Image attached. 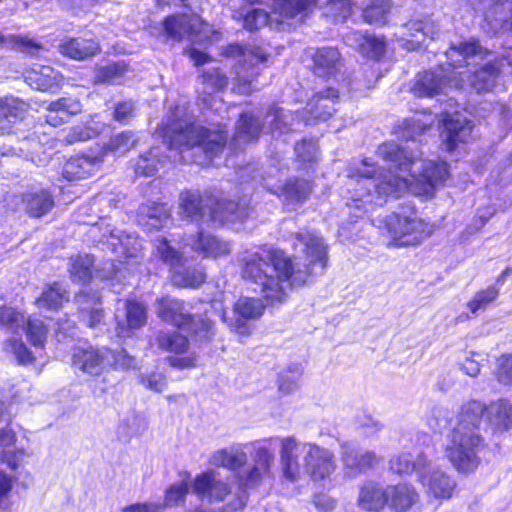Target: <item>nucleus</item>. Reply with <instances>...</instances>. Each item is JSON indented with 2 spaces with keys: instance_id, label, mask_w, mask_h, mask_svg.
I'll use <instances>...</instances> for the list:
<instances>
[{
  "instance_id": "nucleus-39",
  "label": "nucleus",
  "mask_w": 512,
  "mask_h": 512,
  "mask_svg": "<svg viewBox=\"0 0 512 512\" xmlns=\"http://www.w3.org/2000/svg\"><path fill=\"white\" fill-rule=\"evenodd\" d=\"M405 28L409 31L408 36L410 38L403 37L402 40L406 42V48L411 50L421 46L427 37L434 38L438 32L435 23L431 19L410 21L405 25Z\"/></svg>"
},
{
  "instance_id": "nucleus-16",
  "label": "nucleus",
  "mask_w": 512,
  "mask_h": 512,
  "mask_svg": "<svg viewBox=\"0 0 512 512\" xmlns=\"http://www.w3.org/2000/svg\"><path fill=\"white\" fill-rule=\"evenodd\" d=\"M116 332L119 337L129 338L143 327L147 321V309L143 303L136 299H127L124 310H117L115 314Z\"/></svg>"
},
{
  "instance_id": "nucleus-35",
  "label": "nucleus",
  "mask_w": 512,
  "mask_h": 512,
  "mask_svg": "<svg viewBox=\"0 0 512 512\" xmlns=\"http://www.w3.org/2000/svg\"><path fill=\"white\" fill-rule=\"evenodd\" d=\"M386 488L374 482H366L360 488L358 506L367 511L378 512L387 504Z\"/></svg>"
},
{
  "instance_id": "nucleus-53",
  "label": "nucleus",
  "mask_w": 512,
  "mask_h": 512,
  "mask_svg": "<svg viewBox=\"0 0 512 512\" xmlns=\"http://www.w3.org/2000/svg\"><path fill=\"white\" fill-rule=\"evenodd\" d=\"M189 491L187 480H181L169 486L165 492L163 507H174L183 504Z\"/></svg>"
},
{
  "instance_id": "nucleus-3",
  "label": "nucleus",
  "mask_w": 512,
  "mask_h": 512,
  "mask_svg": "<svg viewBox=\"0 0 512 512\" xmlns=\"http://www.w3.org/2000/svg\"><path fill=\"white\" fill-rule=\"evenodd\" d=\"M280 465L283 477L289 481L298 480L302 472L313 481L326 480L337 467L332 451L295 437L280 440Z\"/></svg>"
},
{
  "instance_id": "nucleus-1",
  "label": "nucleus",
  "mask_w": 512,
  "mask_h": 512,
  "mask_svg": "<svg viewBox=\"0 0 512 512\" xmlns=\"http://www.w3.org/2000/svg\"><path fill=\"white\" fill-rule=\"evenodd\" d=\"M377 154L389 163L391 168L398 169L399 173H383L369 159L350 165L347 176L360 186L352 198L356 208L364 204L382 206L388 196H398L406 190L429 193L448 176L446 162L422 160L393 142L380 145Z\"/></svg>"
},
{
  "instance_id": "nucleus-27",
  "label": "nucleus",
  "mask_w": 512,
  "mask_h": 512,
  "mask_svg": "<svg viewBox=\"0 0 512 512\" xmlns=\"http://www.w3.org/2000/svg\"><path fill=\"white\" fill-rule=\"evenodd\" d=\"M245 449V444H233L231 446L218 449L210 455L209 463L212 466L236 471L247 463L248 456Z\"/></svg>"
},
{
  "instance_id": "nucleus-19",
  "label": "nucleus",
  "mask_w": 512,
  "mask_h": 512,
  "mask_svg": "<svg viewBox=\"0 0 512 512\" xmlns=\"http://www.w3.org/2000/svg\"><path fill=\"white\" fill-rule=\"evenodd\" d=\"M341 460L346 475L352 478L365 473L379 462L373 451L359 449L353 443L341 445Z\"/></svg>"
},
{
  "instance_id": "nucleus-7",
  "label": "nucleus",
  "mask_w": 512,
  "mask_h": 512,
  "mask_svg": "<svg viewBox=\"0 0 512 512\" xmlns=\"http://www.w3.org/2000/svg\"><path fill=\"white\" fill-rule=\"evenodd\" d=\"M480 432L454 428L445 455L452 466L460 473H472L480 464L479 453L484 448Z\"/></svg>"
},
{
  "instance_id": "nucleus-64",
  "label": "nucleus",
  "mask_w": 512,
  "mask_h": 512,
  "mask_svg": "<svg viewBox=\"0 0 512 512\" xmlns=\"http://www.w3.org/2000/svg\"><path fill=\"white\" fill-rule=\"evenodd\" d=\"M496 376L500 383L505 385L512 384V354L499 358Z\"/></svg>"
},
{
  "instance_id": "nucleus-18",
  "label": "nucleus",
  "mask_w": 512,
  "mask_h": 512,
  "mask_svg": "<svg viewBox=\"0 0 512 512\" xmlns=\"http://www.w3.org/2000/svg\"><path fill=\"white\" fill-rule=\"evenodd\" d=\"M112 364V351L108 348H77L73 354V365L90 375H100Z\"/></svg>"
},
{
  "instance_id": "nucleus-46",
  "label": "nucleus",
  "mask_w": 512,
  "mask_h": 512,
  "mask_svg": "<svg viewBox=\"0 0 512 512\" xmlns=\"http://www.w3.org/2000/svg\"><path fill=\"white\" fill-rule=\"evenodd\" d=\"M67 291L59 283H53L43 290L41 296L36 300L39 308L57 309L67 300Z\"/></svg>"
},
{
  "instance_id": "nucleus-45",
  "label": "nucleus",
  "mask_w": 512,
  "mask_h": 512,
  "mask_svg": "<svg viewBox=\"0 0 512 512\" xmlns=\"http://www.w3.org/2000/svg\"><path fill=\"white\" fill-rule=\"evenodd\" d=\"M261 129L258 119L248 113H243L236 126L233 141L235 144L247 143L257 138Z\"/></svg>"
},
{
  "instance_id": "nucleus-13",
  "label": "nucleus",
  "mask_w": 512,
  "mask_h": 512,
  "mask_svg": "<svg viewBox=\"0 0 512 512\" xmlns=\"http://www.w3.org/2000/svg\"><path fill=\"white\" fill-rule=\"evenodd\" d=\"M225 294L220 293V297L211 299V307L218 313L222 320L227 323L231 330L236 333L247 336L251 332L249 321L256 320L263 314L265 304L261 299L254 297H240L234 304L235 318L228 320L224 310Z\"/></svg>"
},
{
  "instance_id": "nucleus-14",
  "label": "nucleus",
  "mask_w": 512,
  "mask_h": 512,
  "mask_svg": "<svg viewBox=\"0 0 512 512\" xmlns=\"http://www.w3.org/2000/svg\"><path fill=\"white\" fill-rule=\"evenodd\" d=\"M164 31L169 38L181 40L184 37L189 38L192 42L204 44L212 40L215 36L214 32L207 23L196 15H173L165 19Z\"/></svg>"
},
{
  "instance_id": "nucleus-41",
  "label": "nucleus",
  "mask_w": 512,
  "mask_h": 512,
  "mask_svg": "<svg viewBox=\"0 0 512 512\" xmlns=\"http://www.w3.org/2000/svg\"><path fill=\"white\" fill-rule=\"evenodd\" d=\"M107 243L114 252L124 255L126 258L136 257L141 247L136 237L120 230L111 231Z\"/></svg>"
},
{
  "instance_id": "nucleus-60",
  "label": "nucleus",
  "mask_w": 512,
  "mask_h": 512,
  "mask_svg": "<svg viewBox=\"0 0 512 512\" xmlns=\"http://www.w3.org/2000/svg\"><path fill=\"white\" fill-rule=\"evenodd\" d=\"M13 478L0 470V511L8 512L12 506Z\"/></svg>"
},
{
  "instance_id": "nucleus-57",
  "label": "nucleus",
  "mask_w": 512,
  "mask_h": 512,
  "mask_svg": "<svg viewBox=\"0 0 512 512\" xmlns=\"http://www.w3.org/2000/svg\"><path fill=\"white\" fill-rule=\"evenodd\" d=\"M136 143L137 139L133 132H122L110 138L107 149L113 153L125 154L132 149Z\"/></svg>"
},
{
  "instance_id": "nucleus-9",
  "label": "nucleus",
  "mask_w": 512,
  "mask_h": 512,
  "mask_svg": "<svg viewBox=\"0 0 512 512\" xmlns=\"http://www.w3.org/2000/svg\"><path fill=\"white\" fill-rule=\"evenodd\" d=\"M274 460L275 456L267 446L258 445L255 447L253 465L237 474L239 487L242 491L237 495V500L231 504L233 510L245 505L247 499L245 490L257 488L265 480L273 477Z\"/></svg>"
},
{
  "instance_id": "nucleus-11",
  "label": "nucleus",
  "mask_w": 512,
  "mask_h": 512,
  "mask_svg": "<svg viewBox=\"0 0 512 512\" xmlns=\"http://www.w3.org/2000/svg\"><path fill=\"white\" fill-rule=\"evenodd\" d=\"M156 254L170 266L172 282L180 287L196 288L204 283L206 275L201 268H191L187 260L169 245L165 238H157L154 242Z\"/></svg>"
},
{
  "instance_id": "nucleus-31",
  "label": "nucleus",
  "mask_w": 512,
  "mask_h": 512,
  "mask_svg": "<svg viewBox=\"0 0 512 512\" xmlns=\"http://www.w3.org/2000/svg\"><path fill=\"white\" fill-rule=\"evenodd\" d=\"M170 210L165 204L149 203L139 207L138 222L147 231L161 229L167 226Z\"/></svg>"
},
{
  "instance_id": "nucleus-8",
  "label": "nucleus",
  "mask_w": 512,
  "mask_h": 512,
  "mask_svg": "<svg viewBox=\"0 0 512 512\" xmlns=\"http://www.w3.org/2000/svg\"><path fill=\"white\" fill-rule=\"evenodd\" d=\"M228 54L237 58L233 90L239 94L250 93L254 89L253 82L260 72V65L267 60V54L253 45H231Z\"/></svg>"
},
{
  "instance_id": "nucleus-37",
  "label": "nucleus",
  "mask_w": 512,
  "mask_h": 512,
  "mask_svg": "<svg viewBox=\"0 0 512 512\" xmlns=\"http://www.w3.org/2000/svg\"><path fill=\"white\" fill-rule=\"evenodd\" d=\"M313 59L314 72L319 77L332 76L337 73L342 66L339 51L332 47L318 49L315 52Z\"/></svg>"
},
{
  "instance_id": "nucleus-2",
  "label": "nucleus",
  "mask_w": 512,
  "mask_h": 512,
  "mask_svg": "<svg viewBox=\"0 0 512 512\" xmlns=\"http://www.w3.org/2000/svg\"><path fill=\"white\" fill-rule=\"evenodd\" d=\"M296 239L302 246L303 269L283 251L272 248L240 257L242 276L257 286L253 289H259L267 303L285 301L288 288L304 285L310 276L322 274L327 266V246L320 235L304 231Z\"/></svg>"
},
{
  "instance_id": "nucleus-23",
  "label": "nucleus",
  "mask_w": 512,
  "mask_h": 512,
  "mask_svg": "<svg viewBox=\"0 0 512 512\" xmlns=\"http://www.w3.org/2000/svg\"><path fill=\"white\" fill-rule=\"evenodd\" d=\"M337 98L338 92L333 88L316 93L303 111L305 124H311L313 120L325 121L331 117L335 111L334 104Z\"/></svg>"
},
{
  "instance_id": "nucleus-28",
  "label": "nucleus",
  "mask_w": 512,
  "mask_h": 512,
  "mask_svg": "<svg viewBox=\"0 0 512 512\" xmlns=\"http://www.w3.org/2000/svg\"><path fill=\"white\" fill-rule=\"evenodd\" d=\"M26 82L40 91L56 92L62 81V75L50 66L34 65L25 72Z\"/></svg>"
},
{
  "instance_id": "nucleus-4",
  "label": "nucleus",
  "mask_w": 512,
  "mask_h": 512,
  "mask_svg": "<svg viewBox=\"0 0 512 512\" xmlns=\"http://www.w3.org/2000/svg\"><path fill=\"white\" fill-rule=\"evenodd\" d=\"M162 131L170 149L183 151L200 147L207 158L205 161H197L200 165L208 164L213 156L221 152L228 138L222 129H208L191 122L184 109L179 108L167 118Z\"/></svg>"
},
{
  "instance_id": "nucleus-44",
  "label": "nucleus",
  "mask_w": 512,
  "mask_h": 512,
  "mask_svg": "<svg viewBox=\"0 0 512 512\" xmlns=\"http://www.w3.org/2000/svg\"><path fill=\"white\" fill-rule=\"evenodd\" d=\"M99 298L96 295L89 296L85 293H80L77 296V302L80 305L81 316L84 322L89 327H95L100 323L103 313L100 308Z\"/></svg>"
},
{
  "instance_id": "nucleus-58",
  "label": "nucleus",
  "mask_w": 512,
  "mask_h": 512,
  "mask_svg": "<svg viewBox=\"0 0 512 512\" xmlns=\"http://www.w3.org/2000/svg\"><path fill=\"white\" fill-rule=\"evenodd\" d=\"M202 80L204 85L203 92L209 95L219 91L227 84V78L217 68L206 70L202 75Z\"/></svg>"
},
{
  "instance_id": "nucleus-24",
  "label": "nucleus",
  "mask_w": 512,
  "mask_h": 512,
  "mask_svg": "<svg viewBox=\"0 0 512 512\" xmlns=\"http://www.w3.org/2000/svg\"><path fill=\"white\" fill-rule=\"evenodd\" d=\"M428 454V451L418 448L412 451H403L390 460V470L398 475H408L415 472L419 480L420 473H423L429 465Z\"/></svg>"
},
{
  "instance_id": "nucleus-5",
  "label": "nucleus",
  "mask_w": 512,
  "mask_h": 512,
  "mask_svg": "<svg viewBox=\"0 0 512 512\" xmlns=\"http://www.w3.org/2000/svg\"><path fill=\"white\" fill-rule=\"evenodd\" d=\"M182 213L189 218H199L213 223L235 222L247 216L246 209L233 201L217 200L210 196L201 197L197 192L185 191L180 194Z\"/></svg>"
},
{
  "instance_id": "nucleus-50",
  "label": "nucleus",
  "mask_w": 512,
  "mask_h": 512,
  "mask_svg": "<svg viewBox=\"0 0 512 512\" xmlns=\"http://www.w3.org/2000/svg\"><path fill=\"white\" fill-rule=\"evenodd\" d=\"M94 259L88 255L71 258L70 275L73 281L85 282L91 277Z\"/></svg>"
},
{
  "instance_id": "nucleus-17",
  "label": "nucleus",
  "mask_w": 512,
  "mask_h": 512,
  "mask_svg": "<svg viewBox=\"0 0 512 512\" xmlns=\"http://www.w3.org/2000/svg\"><path fill=\"white\" fill-rule=\"evenodd\" d=\"M192 489L200 499L209 503L223 501L230 493L228 483L214 470L198 474L193 480Z\"/></svg>"
},
{
  "instance_id": "nucleus-56",
  "label": "nucleus",
  "mask_w": 512,
  "mask_h": 512,
  "mask_svg": "<svg viewBox=\"0 0 512 512\" xmlns=\"http://www.w3.org/2000/svg\"><path fill=\"white\" fill-rule=\"evenodd\" d=\"M24 323V314L16 311L12 307H0V328H5L15 333Z\"/></svg>"
},
{
  "instance_id": "nucleus-34",
  "label": "nucleus",
  "mask_w": 512,
  "mask_h": 512,
  "mask_svg": "<svg viewBox=\"0 0 512 512\" xmlns=\"http://www.w3.org/2000/svg\"><path fill=\"white\" fill-rule=\"evenodd\" d=\"M483 50L476 40L460 42L452 45L446 52L448 65L454 69L462 67L463 64L470 65L476 58H482Z\"/></svg>"
},
{
  "instance_id": "nucleus-43",
  "label": "nucleus",
  "mask_w": 512,
  "mask_h": 512,
  "mask_svg": "<svg viewBox=\"0 0 512 512\" xmlns=\"http://www.w3.org/2000/svg\"><path fill=\"white\" fill-rule=\"evenodd\" d=\"M281 196L290 205H296L304 202L311 193V184L306 180H290L283 187L273 189L272 192Z\"/></svg>"
},
{
  "instance_id": "nucleus-30",
  "label": "nucleus",
  "mask_w": 512,
  "mask_h": 512,
  "mask_svg": "<svg viewBox=\"0 0 512 512\" xmlns=\"http://www.w3.org/2000/svg\"><path fill=\"white\" fill-rule=\"evenodd\" d=\"M82 111L80 101L72 97H62L49 103L47 107L46 122L57 127L67 122L68 119Z\"/></svg>"
},
{
  "instance_id": "nucleus-55",
  "label": "nucleus",
  "mask_w": 512,
  "mask_h": 512,
  "mask_svg": "<svg viewBox=\"0 0 512 512\" xmlns=\"http://www.w3.org/2000/svg\"><path fill=\"white\" fill-rule=\"evenodd\" d=\"M4 348L11 353L18 364L28 365L33 363L34 356L21 339L11 338L5 342Z\"/></svg>"
},
{
  "instance_id": "nucleus-59",
  "label": "nucleus",
  "mask_w": 512,
  "mask_h": 512,
  "mask_svg": "<svg viewBox=\"0 0 512 512\" xmlns=\"http://www.w3.org/2000/svg\"><path fill=\"white\" fill-rule=\"evenodd\" d=\"M0 45H9L12 47H16L23 52L35 54L40 49L41 46L34 42L32 39L27 37H18L14 35L4 36L0 33Z\"/></svg>"
},
{
  "instance_id": "nucleus-51",
  "label": "nucleus",
  "mask_w": 512,
  "mask_h": 512,
  "mask_svg": "<svg viewBox=\"0 0 512 512\" xmlns=\"http://www.w3.org/2000/svg\"><path fill=\"white\" fill-rule=\"evenodd\" d=\"M126 71L127 66L123 62L110 63L96 70L94 77L95 83H120Z\"/></svg>"
},
{
  "instance_id": "nucleus-42",
  "label": "nucleus",
  "mask_w": 512,
  "mask_h": 512,
  "mask_svg": "<svg viewBox=\"0 0 512 512\" xmlns=\"http://www.w3.org/2000/svg\"><path fill=\"white\" fill-rule=\"evenodd\" d=\"M25 209L32 217H41L54 206L52 195L46 190L29 192L24 198Z\"/></svg>"
},
{
  "instance_id": "nucleus-29",
  "label": "nucleus",
  "mask_w": 512,
  "mask_h": 512,
  "mask_svg": "<svg viewBox=\"0 0 512 512\" xmlns=\"http://www.w3.org/2000/svg\"><path fill=\"white\" fill-rule=\"evenodd\" d=\"M387 505L395 512H406L419 500L416 489L406 483L386 487Z\"/></svg>"
},
{
  "instance_id": "nucleus-61",
  "label": "nucleus",
  "mask_w": 512,
  "mask_h": 512,
  "mask_svg": "<svg viewBox=\"0 0 512 512\" xmlns=\"http://www.w3.org/2000/svg\"><path fill=\"white\" fill-rule=\"evenodd\" d=\"M29 456V452L24 448L4 450L0 454V461L6 464L10 469L16 470Z\"/></svg>"
},
{
  "instance_id": "nucleus-21",
  "label": "nucleus",
  "mask_w": 512,
  "mask_h": 512,
  "mask_svg": "<svg viewBox=\"0 0 512 512\" xmlns=\"http://www.w3.org/2000/svg\"><path fill=\"white\" fill-rule=\"evenodd\" d=\"M502 62L501 60L486 63L473 73L468 70L457 73L458 81L463 85L461 88L469 86L477 92L492 90L500 73Z\"/></svg>"
},
{
  "instance_id": "nucleus-22",
  "label": "nucleus",
  "mask_w": 512,
  "mask_h": 512,
  "mask_svg": "<svg viewBox=\"0 0 512 512\" xmlns=\"http://www.w3.org/2000/svg\"><path fill=\"white\" fill-rule=\"evenodd\" d=\"M442 122L443 130L441 132V137L446 150L449 152L455 150L458 143L466 142L471 135V122L459 114H445Z\"/></svg>"
},
{
  "instance_id": "nucleus-15",
  "label": "nucleus",
  "mask_w": 512,
  "mask_h": 512,
  "mask_svg": "<svg viewBox=\"0 0 512 512\" xmlns=\"http://www.w3.org/2000/svg\"><path fill=\"white\" fill-rule=\"evenodd\" d=\"M447 86L458 88L463 85L458 81L457 72L452 71L449 75H444V70L440 68L437 71L418 74L412 92L417 97H432L444 92Z\"/></svg>"
},
{
  "instance_id": "nucleus-12",
  "label": "nucleus",
  "mask_w": 512,
  "mask_h": 512,
  "mask_svg": "<svg viewBox=\"0 0 512 512\" xmlns=\"http://www.w3.org/2000/svg\"><path fill=\"white\" fill-rule=\"evenodd\" d=\"M257 2L258 0H248ZM316 0H272V14L270 16L263 9H253L244 18V27L250 31L260 29L266 25H280L285 19H292L314 5Z\"/></svg>"
},
{
  "instance_id": "nucleus-47",
  "label": "nucleus",
  "mask_w": 512,
  "mask_h": 512,
  "mask_svg": "<svg viewBox=\"0 0 512 512\" xmlns=\"http://www.w3.org/2000/svg\"><path fill=\"white\" fill-rule=\"evenodd\" d=\"M159 149L152 148L148 153L141 154L135 163V173L139 176H153L162 166Z\"/></svg>"
},
{
  "instance_id": "nucleus-25",
  "label": "nucleus",
  "mask_w": 512,
  "mask_h": 512,
  "mask_svg": "<svg viewBox=\"0 0 512 512\" xmlns=\"http://www.w3.org/2000/svg\"><path fill=\"white\" fill-rule=\"evenodd\" d=\"M485 424L493 432H504L512 428L511 403L505 399H498L485 405Z\"/></svg>"
},
{
  "instance_id": "nucleus-36",
  "label": "nucleus",
  "mask_w": 512,
  "mask_h": 512,
  "mask_svg": "<svg viewBox=\"0 0 512 512\" xmlns=\"http://www.w3.org/2000/svg\"><path fill=\"white\" fill-rule=\"evenodd\" d=\"M99 163V160L95 157H72L63 167V177L69 181L85 179L98 170Z\"/></svg>"
},
{
  "instance_id": "nucleus-62",
  "label": "nucleus",
  "mask_w": 512,
  "mask_h": 512,
  "mask_svg": "<svg viewBox=\"0 0 512 512\" xmlns=\"http://www.w3.org/2000/svg\"><path fill=\"white\" fill-rule=\"evenodd\" d=\"M290 118V115L285 113L280 108H275L271 112H269L266 116V121L269 123V129L279 132H284L285 129H290L292 124L287 123V119Z\"/></svg>"
},
{
  "instance_id": "nucleus-20",
  "label": "nucleus",
  "mask_w": 512,
  "mask_h": 512,
  "mask_svg": "<svg viewBox=\"0 0 512 512\" xmlns=\"http://www.w3.org/2000/svg\"><path fill=\"white\" fill-rule=\"evenodd\" d=\"M418 481L428 496L440 500L450 499L456 487L455 480L446 472L432 467L430 460L428 467L420 473Z\"/></svg>"
},
{
  "instance_id": "nucleus-6",
  "label": "nucleus",
  "mask_w": 512,
  "mask_h": 512,
  "mask_svg": "<svg viewBox=\"0 0 512 512\" xmlns=\"http://www.w3.org/2000/svg\"><path fill=\"white\" fill-rule=\"evenodd\" d=\"M386 228L389 246L409 247L421 244L434 232V225L412 208L403 207L388 217Z\"/></svg>"
},
{
  "instance_id": "nucleus-40",
  "label": "nucleus",
  "mask_w": 512,
  "mask_h": 512,
  "mask_svg": "<svg viewBox=\"0 0 512 512\" xmlns=\"http://www.w3.org/2000/svg\"><path fill=\"white\" fill-rule=\"evenodd\" d=\"M24 104L15 98L0 99V134L9 133L22 117Z\"/></svg>"
},
{
  "instance_id": "nucleus-38",
  "label": "nucleus",
  "mask_w": 512,
  "mask_h": 512,
  "mask_svg": "<svg viewBox=\"0 0 512 512\" xmlns=\"http://www.w3.org/2000/svg\"><path fill=\"white\" fill-rule=\"evenodd\" d=\"M60 52L75 60H84L100 51L99 44L93 39L70 38L60 44Z\"/></svg>"
},
{
  "instance_id": "nucleus-32",
  "label": "nucleus",
  "mask_w": 512,
  "mask_h": 512,
  "mask_svg": "<svg viewBox=\"0 0 512 512\" xmlns=\"http://www.w3.org/2000/svg\"><path fill=\"white\" fill-rule=\"evenodd\" d=\"M188 245L191 246L192 250L202 254L204 257L217 258L227 255L231 251L228 242L203 232H199L196 237H191Z\"/></svg>"
},
{
  "instance_id": "nucleus-33",
  "label": "nucleus",
  "mask_w": 512,
  "mask_h": 512,
  "mask_svg": "<svg viewBox=\"0 0 512 512\" xmlns=\"http://www.w3.org/2000/svg\"><path fill=\"white\" fill-rule=\"evenodd\" d=\"M346 42L357 48L369 58H379L385 51V41L382 37L362 32H351L345 37Z\"/></svg>"
},
{
  "instance_id": "nucleus-52",
  "label": "nucleus",
  "mask_w": 512,
  "mask_h": 512,
  "mask_svg": "<svg viewBox=\"0 0 512 512\" xmlns=\"http://www.w3.org/2000/svg\"><path fill=\"white\" fill-rule=\"evenodd\" d=\"M390 8L389 0H375L363 9V17L370 24H384Z\"/></svg>"
},
{
  "instance_id": "nucleus-63",
  "label": "nucleus",
  "mask_w": 512,
  "mask_h": 512,
  "mask_svg": "<svg viewBox=\"0 0 512 512\" xmlns=\"http://www.w3.org/2000/svg\"><path fill=\"white\" fill-rule=\"evenodd\" d=\"M351 11V0H329L326 5V13L335 19H346Z\"/></svg>"
},
{
  "instance_id": "nucleus-10",
  "label": "nucleus",
  "mask_w": 512,
  "mask_h": 512,
  "mask_svg": "<svg viewBox=\"0 0 512 512\" xmlns=\"http://www.w3.org/2000/svg\"><path fill=\"white\" fill-rule=\"evenodd\" d=\"M157 314L164 321L178 327H186L200 340L213 335V323L207 317H192L184 308L183 302L174 298H161L157 303Z\"/></svg>"
},
{
  "instance_id": "nucleus-48",
  "label": "nucleus",
  "mask_w": 512,
  "mask_h": 512,
  "mask_svg": "<svg viewBox=\"0 0 512 512\" xmlns=\"http://www.w3.org/2000/svg\"><path fill=\"white\" fill-rule=\"evenodd\" d=\"M25 330L27 340L34 347H43L48 334V328L44 322L36 317L25 318V323L21 327Z\"/></svg>"
},
{
  "instance_id": "nucleus-54",
  "label": "nucleus",
  "mask_w": 512,
  "mask_h": 512,
  "mask_svg": "<svg viewBox=\"0 0 512 512\" xmlns=\"http://www.w3.org/2000/svg\"><path fill=\"white\" fill-rule=\"evenodd\" d=\"M498 294L499 290L495 286H489L488 288L477 292L468 302L467 307L473 314H476L495 301Z\"/></svg>"
},
{
  "instance_id": "nucleus-49",
  "label": "nucleus",
  "mask_w": 512,
  "mask_h": 512,
  "mask_svg": "<svg viewBox=\"0 0 512 512\" xmlns=\"http://www.w3.org/2000/svg\"><path fill=\"white\" fill-rule=\"evenodd\" d=\"M158 346L176 355L183 354L188 349V340L177 332H161L157 337Z\"/></svg>"
},
{
  "instance_id": "nucleus-26",
  "label": "nucleus",
  "mask_w": 512,
  "mask_h": 512,
  "mask_svg": "<svg viewBox=\"0 0 512 512\" xmlns=\"http://www.w3.org/2000/svg\"><path fill=\"white\" fill-rule=\"evenodd\" d=\"M482 423H485V404L481 401L470 399L463 402L460 406L454 428L480 432V425Z\"/></svg>"
}]
</instances>
